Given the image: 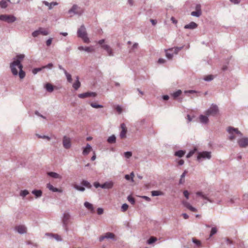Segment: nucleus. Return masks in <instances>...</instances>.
<instances>
[{
	"label": "nucleus",
	"mask_w": 248,
	"mask_h": 248,
	"mask_svg": "<svg viewBox=\"0 0 248 248\" xmlns=\"http://www.w3.org/2000/svg\"><path fill=\"white\" fill-rule=\"evenodd\" d=\"M124 178L127 180H131V182H134V179L133 177H131L128 174H126L124 176Z\"/></svg>",
	"instance_id": "0e129e2a"
},
{
	"label": "nucleus",
	"mask_w": 248,
	"mask_h": 248,
	"mask_svg": "<svg viewBox=\"0 0 248 248\" xmlns=\"http://www.w3.org/2000/svg\"><path fill=\"white\" fill-rule=\"evenodd\" d=\"M8 0V2H9L11 4H18L20 2V0Z\"/></svg>",
	"instance_id": "13d9d810"
},
{
	"label": "nucleus",
	"mask_w": 248,
	"mask_h": 248,
	"mask_svg": "<svg viewBox=\"0 0 248 248\" xmlns=\"http://www.w3.org/2000/svg\"><path fill=\"white\" fill-rule=\"evenodd\" d=\"M8 2L7 0H1L0 1V7L2 9H5L8 6L7 3Z\"/></svg>",
	"instance_id": "72a5a7b5"
},
{
	"label": "nucleus",
	"mask_w": 248,
	"mask_h": 248,
	"mask_svg": "<svg viewBox=\"0 0 248 248\" xmlns=\"http://www.w3.org/2000/svg\"><path fill=\"white\" fill-rule=\"evenodd\" d=\"M182 93V91L181 90H178L176 92H174L172 94V96L173 97L174 99H176L179 96L181 95Z\"/></svg>",
	"instance_id": "4c0bfd02"
},
{
	"label": "nucleus",
	"mask_w": 248,
	"mask_h": 248,
	"mask_svg": "<svg viewBox=\"0 0 248 248\" xmlns=\"http://www.w3.org/2000/svg\"><path fill=\"white\" fill-rule=\"evenodd\" d=\"M202 12L198 11H193L191 13V15L193 16H195L197 17H200L202 15Z\"/></svg>",
	"instance_id": "a19ab883"
},
{
	"label": "nucleus",
	"mask_w": 248,
	"mask_h": 248,
	"mask_svg": "<svg viewBox=\"0 0 248 248\" xmlns=\"http://www.w3.org/2000/svg\"><path fill=\"white\" fill-rule=\"evenodd\" d=\"M113 186V183L111 181L106 182L101 184V188L103 189H110Z\"/></svg>",
	"instance_id": "6ab92c4d"
},
{
	"label": "nucleus",
	"mask_w": 248,
	"mask_h": 248,
	"mask_svg": "<svg viewBox=\"0 0 248 248\" xmlns=\"http://www.w3.org/2000/svg\"><path fill=\"white\" fill-rule=\"evenodd\" d=\"M64 74L66 76V79L69 83H71L72 82V78L71 75L68 73L67 71H65Z\"/></svg>",
	"instance_id": "37998d69"
},
{
	"label": "nucleus",
	"mask_w": 248,
	"mask_h": 248,
	"mask_svg": "<svg viewBox=\"0 0 248 248\" xmlns=\"http://www.w3.org/2000/svg\"><path fill=\"white\" fill-rule=\"evenodd\" d=\"M214 78V76L212 75H209L204 77L203 79L207 82H209L212 81Z\"/></svg>",
	"instance_id": "f704fd0d"
},
{
	"label": "nucleus",
	"mask_w": 248,
	"mask_h": 248,
	"mask_svg": "<svg viewBox=\"0 0 248 248\" xmlns=\"http://www.w3.org/2000/svg\"><path fill=\"white\" fill-rule=\"evenodd\" d=\"M102 47L107 52L108 55L109 56H113L114 53L113 51L109 46L108 45H103Z\"/></svg>",
	"instance_id": "dca6fc26"
},
{
	"label": "nucleus",
	"mask_w": 248,
	"mask_h": 248,
	"mask_svg": "<svg viewBox=\"0 0 248 248\" xmlns=\"http://www.w3.org/2000/svg\"><path fill=\"white\" fill-rule=\"evenodd\" d=\"M187 172V171L185 170L183 172V173L181 174V175L180 176V180L179 182V184H183L185 183V177Z\"/></svg>",
	"instance_id": "7c9ffc66"
},
{
	"label": "nucleus",
	"mask_w": 248,
	"mask_h": 248,
	"mask_svg": "<svg viewBox=\"0 0 248 248\" xmlns=\"http://www.w3.org/2000/svg\"><path fill=\"white\" fill-rule=\"evenodd\" d=\"M162 194V192L159 191L154 190L152 191V196H159Z\"/></svg>",
	"instance_id": "8fccbe9b"
},
{
	"label": "nucleus",
	"mask_w": 248,
	"mask_h": 248,
	"mask_svg": "<svg viewBox=\"0 0 248 248\" xmlns=\"http://www.w3.org/2000/svg\"><path fill=\"white\" fill-rule=\"evenodd\" d=\"M93 51L94 49L92 46H87L85 47V51L88 53L93 52Z\"/></svg>",
	"instance_id": "6e6d98bb"
},
{
	"label": "nucleus",
	"mask_w": 248,
	"mask_h": 248,
	"mask_svg": "<svg viewBox=\"0 0 248 248\" xmlns=\"http://www.w3.org/2000/svg\"><path fill=\"white\" fill-rule=\"evenodd\" d=\"M46 234V235L53 237L57 241H60V242L62 241V239L61 238V236L59 235H58V234L47 233Z\"/></svg>",
	"instance_id": "cd10ccee"
},
{
	"label": "nucleus",
	"mask_w": 248,
	"mask_h": 248,
	"mask_svg": "<svg viewBox=\"0 0 248 248\" xmlns=\"http://www.w3.org/2000/svg\"><path fill=\"white\" fill-rule=\"evenodd\" d=\"M43 3L46 6H48L49 10H51L53 8V6L52 5H51V2L49 3L48 2H47L46 1H43Z\"/></svg>",
	"instance_id": "3c124183"
},
{
	"label": "nucleus",
	"mask_w": 248,
	"mask_h": 248,
	"mask_svg": "<svg viewBox=\"0 0 248 248\" xmlns=\"http://www.w3.org/2000/svg\"><path fill=\"white\" fill-rule=\"evenodd\" d=\"M212 157L211 152L209 151H203L199 152L197 156V160L201 162L203 160L210 159Z\"/></svg>",
	"instance_id": "0eeeda50"
},
{
	"label": "nucleus",
	"mask_w": 248,
	"mask_h": 248,
	"mask_svg": "<svg viewBox=\"0 0 248 248\" xmlns=\"http://www.w3.org/2000/svg\"><path fill=\"white\" fill-rule=\"evenodd\" d=\"M105 239H111L113 241L116 240L115 234L113 233L110 232H108L105 233L104 235L100 236L99 238V241L101 242Z\"/></svg>",
	"instance_id": "6e6552de"
},
{
	"label": "nucleus",
	"mask_w": 248,
	"mask_h": 248,
	"mask_svg": "<svg viewBox=\"0 0 248 248\" xmlns=\"http://www.w3.org/2000/svg\"><path fill=\"white\" fill-rule=\"evenodd\" d=\"M197 196H200L202 199L207 200L208 202L213 203V201L210 199L206 195L203 194V192L198 191L196 193Z\"/></svg>",
	"instance_id": "f3484780"
},
{
	"label": "nucleus",
	"mask_w": 248,
	"mask_h": 248,
	"mask_svg": "<svg viewBox=\"0 0 248 248\" xmlns=\"http://www.w3.org/2000/svg\"><path fill=\"white\" fill-rule=\"evenodd\" d=\"M29 194V191L25 189V190L20 191L19 195H20V196H21L23 198H24L25 197H26Z\"/></svg>",
	"instance_id": "58836bf2"
},
{
	"label": "nucleus",
	"mask_w": 248,
	"mask_h": 248,
	"mask_svg": "<svg viewBox=\"0 0 248 248\" xmlns=\"http://www.w3.org/2000/svg\"><path fill=\"white\" fill-rule=\"evenodd\" d=\"M62 145L65 149H69L71 147L72 143L71 139L66 136L62 138Z\"/></svg>",
	"instance_id": "9b49d317"
},
{
	"label": "nucleus",
	"mask_w": 248,
	"mask_h": 248,
	"mask_svg": "<svg viewBox=\"0 0 248 248\" xmlns=\"http://www.w3.org/2000/svg\"><path fill=\"white\" fill-rule=\"evenodd\" d=\"M70 214L69 212H65L63 213L62 219V227L65 231L67 232L68 231V224L70 219Z\"/></svg>",
	"instance_id": "423d86ee"
},
{
	"label": "nucleus",
	"mask_w": 248,
	"mask_h": 248,
	"mask_svg": "<svg viewBox=\"0 0 248 248\" xmlns=\"http://www.w3.org/2000/svg\"><path fill=\"white\" fill-rule=\"evenodd\" d=\"M237 142L240 148H245L248 145V138L242 136L237 140Z\"/></svg>",
	"instance_id": "1a4fd4ad"
},
{
	"label": "nucleus",
	"mask_w": 248,
	"mask_h": 248,
	"mask_svg": "<svg viewBox=\"0 0 248 248\" xmlns=\"http://www.w3.org/2000/svg\"><path fill=\"white\" fill-rule=\"evenodd\" d=\"M46 187L50 190V191H52L54 192H62V190L56 187H54L50 183H48L46 185Z\"/></svg>",
	"instance_id": "a211bd4d"
},
{
	"label": "nucleus",
	"mask_w": 248,
	"mask_h": 248,
	"mask_svg": "<svg viewBox=\"0 0 248 248\" xmlns=\"http://www.w3.org/2000/svg\"><path fill=\"white\" fill-rule=\"evenodd\" d=\"M128 207V205L126 203H124L121 207V211L123 212H125Z\"/></svg>",
	"instance_id": "603ef678"
},
{
	"label": "nucleus",
	"mask_w": 248,
	"mask_h": 248,
	"mask_svg": "<svg viewBox=\"0 0 248 248\" xmlns=\"http://www.w3.org/2000/svg\"><path fill=\"white\" fill-rule=\"evenodd\" d=\"M16 59L15 61H18L20 63H21V61L24 58L25 55L24 54H18L16 55Z\"/></svg>",
	"instance_id": "49530a36"
},
{
	"label": "nucleus",
	"mask_w": 248,
	"mask_h": 248,
	"mask_svg": "<svg viewBox=\"0 0 248 248\" xmlns=\"http://www.w3.org/2000/svg\"><path fill=\"white\" fill-rule=\"evenodd\" d=\"M172 48H173L172 52L173 53V54L176 55L178 54V52L183 48V46L180 47H174Z\"/></svg>",
	"instance_id": "c03bdc74"
},
{
	"label": "nucleus",
	"mask_w": 248,
	"mask_h": 248,
	"mask_svg": "<svg viewBox=\"0 0 248 248\" xmlns=\"http://www.w3.org/2000/svg\"><path fill=\"white\" fill-rule=\"evenodd\" d=\"M121 128L122 131L120 133V137L121 139H124L126 137V134L127 132V128L125 124L124 123L121 124Z\"/></svg>",
	"instance_id": "ddd939ff"
},
{
	"label": "nucleus",
	"mask_w": 248,
	"mask_h": 248,
	"mask_svg": "<svg viewBox=\"0 0 248 248\" xmlns=\"http://www.w3.org/2000/svg\"><path fill=\"white\" fill-rule=\"evenodd\" d=\"M127 200L132 204L134 205L135 203V200L131 195H129L127 198Z\"/></svg>",
	"instance_id": "09e8293b"
},
{
	"label": "nucleus",
	"mask_w": 248,
	"mask_h": 248,
	"mask_svg": "<svg viewBox=\"0 0 248 248\" xmlns=\"http://www.w3.org/2000/svg\"><path fill=\"white\" fill-rule=\"evenodd\" d=\"M195 9L196 11L202 12L201 5L200 4H197L195 6Z\"/></svg>",
	"instance_id": "338daca9"
},
{
	"label": "nucleus",
	"mask_w": 248,
	"mask_h": 248,
	"mask_svg": "<svg viewBox=\"0 0 248 248\" xmlns=\"http://www.w3.org/2000/svg\"><path fill=\"white\" fill-rule=\"evenodd\" d=\"M132 153L130 151H127L124 153V156L126 158H129L132 156Z\"/></svg>",
	"instance_id": "864d4df0"
},
{
	"label": "nucleus",
	"mask_w": 248,
	"mask_h": 248,
	"mask_svg": "<svg viewBox=\"0 0 248 248\" xmlns=\"http://www.w3.org/2000/svg\"><path fill=\"white\" fill-rule=\"evenodd\" d=\"M47 175L49 176L50 177H51L55 179H61L62 177L61 175H60L59 174L55 172H48L47 173Z\"/></svg>",
	"instance_id": "a878e982"
},
{
	"label": "nucleus",
	"mask_w": 248,
	"mask_h": 248,
	"mask_svg": "<svg viewBox=\"0 0 248 248\" xmlns=\"http://www.w3.org/2000/svg\"><path fill=\"white\" fill-rule=\"evenodd\" d=\"M116 137L114 135H112L109 137L107 139V141L110 144L114 143L116 142Z\"/></svg>",
	"instance_id": "473e14b6"
},
{
	"label": "nucleus",
	"mask_w": 248,
	"mask_h": 248,
	"mask_svg": "<svg viewBox=\"0 0 248 248\" xmlns=\"http://www.w3.org/2000/svg\"><path fill=\"white\" fill-rule=\"evenodd\" d=\"M84 206L89 210H90L92 213H93L94 212V209L92 204L91 203L85 202L84 203Z\"/></svg>",
	"instance_id": "393cba45"
},
{
	"label": "nucleus",
	"mask_w": 248,
	"mask_h": 248,
	"mask_svg": "<svg viewBox=\"0 0 248 248\" xmlns=\"http://www.w3.org/2000/svg\"><path fill=\"white\" fill-rule=\"evenodd\" d=\"M196 149H194V150H191L189 152V153L186 155V158H190L191 156H192L195 153V151H196Z\"/></svg>",
	"instance_id": "5fc2aeb1"
},
{
	"label": "nucleus",
	"mask_w": 248,
	"mask_h": 248,
	"mask_svg": "<svg viewBox=\"0 0 248 248\" xmlns=\"http://www.w3.org/2000/svg\"><path fill=\"white\" fill-rule=\"evenodd\" d=\"M53 66V63H49L48 64H47V65H45V66H43V69H45V68H49V69H51V68H52Z\"/></svg>",
	"instance_id": "052dcab7"
},
{
	"label": "nucleus",
	"mask_w": 248,
	"mask_h": 248,
	"mask_svg": "<svg viewBox=\"0 0 248 248\" xmlns=\"http://www.w3.org/2000/svg\"><path fill=\"white\" fill-rule=\"evenodd\" d=\"M173 50V48H170L167 49L165 50V52L166 53V56L169 60H171L173 57V53L172 51Z\"/></svg>",
	"instance_id": "2eb2a0df"
},
{
	"label": "nucleus",
	"mask_w": 248,
	"mask_h": 248,
	"mask_svg": "<svg viewBox=\"0 0 248 248\" xmlns=\"http://www.w3.org/2000/svg\"><path fill=\"white\" fill-rule=\"evenodd\" d=\"M226 131L228 133V139L232 142L237 140L243 136L238 128L231 126L227 128Z\"/></svg>",
	"instance_id": "f03ea898"
},
{
	"label": "nucleus",
	"mask_w": 248,
	"mask_h": 248,
	"mask_svg": "<svg viewBox=\"0 0 248 248\" xmlns=\"http://www.w3.org/2000/svg\"><path fill=\"white\" fill-rule=\"evenodd\" d=\"M37 136L39 138L46 139L48 140L51 139V138L48 136H46V135L41 136V135H37Z\"/></svg>",
	"instance_id": "e2e57ef3"
},
{
	"label": "nucleus",
	"mask_w": 248,
	"mask_h": 248,
	"mask_svg": "<svg viewBox=\"0 0 248 248\" xmlns=\"http://www.w3.org/2000/svg\"><path fill=\"white\" fill-rule=\"evenodd\" d=\"M80 82L79 80V77H76V80L75 83L73 84V87L75 90H77L80 87Z\"/></svg>",
	"instance_id": "bb28decb"
},
{
	"label": "nucleus",
	"mask_w": 248,
	"mask_h": 248,
	"mask_svg": "<svg viewBox=\"0 0 248 248\" xmlns=\"http://www.w3.org/2000/svg\"><path fill=\"white\" fill-rule=\"evenodd\" d=\"M183 204L186 207L187 209H188L189 210H190V211H191L192 212H196L197 211V209L196 208L191 206L189 203H188V202H187L186 201H183Z\"/></svg>",
	"instance_id": "5701e85b"
},
{
	"label": "nucleus",
	"mask_w": 248,
	"mask_h": 248,
	"mask_svg": "<svg viewBox=\"0 0 248 248\" xmlns=\"http://www.w3.org/2000/svg\"><path fill=\"white\" fill-rule=\"evenodd\" d=\"M198 26L197 23L194 22H191L189 24L186 25L184 28L186 29L193 30L196 29Z\"/></svg>",
	"instance_id": "412c9836"
},
{
	"label": "nucleus",
	"mask_w": 248,
	"mask_h": 248,
	"mask_svg": "<svg viewBox=\"0 0 248 248\" xmlns=\"http://www.w3.org/2000/svg\"><path fill=\"white\" fill-rule=\"evenodd\" d=\"M10 68L12 74L14 76H18L20 79H23L26 76L25 72L23 70V65L18 61H14L10 63Z\"/></svg>",
	"instance_id": "f257e3e1"
},
{
	"label": "nucleus",
	"mask_w": 248,
	"mask_h": 248,
	"mask_svg": "<svg viewBox=\"0 0 248 248\" xmlns=\"http://www.w3.org/2000/svg\"><path fill=\"white\" fill-rule=\"evenodd\" d=\"M183 204L186 207L187 209H188L189 210H190V211H191L192 212H196L197 211V209L196 208L191 206L189 203H188V202H187L186 201H183Z\"/></svg>",
	"instance_id": "b1692460"
},
{
	"label": "nucleus",
	"mask_w": 248,
	"mask_h": 248,
	"mask_svg": "<svg viewBox=\"0 0 248 248\" xmlns=\"http://www.w3.org/2000/svg\"><path fill=\"white\" fill-rule=\"evenodd\" d=\"M45 89L48 92L51 93L54 90V87L51 84L48 83L46 84Z\"/></svg>",
	"instance_id": "2f4dec72"
},
{
	"label": "nucleus",
	"mask_w": 248,
	"mask_h": 248,
	"mask_svg": "<svg viewBox=\"0 0 248 248\" xmlns=\"http://www.w3.org/2000/svg\"><path fill=\"white\" fill-rule=\"evenodd\" d=\"M14 231L20 234H24L27 232V228L24 225H19L14 228Z\"/></svg>",
	"instance_id": "9d476101"
},
{
	"label": "nucleus",
	"mask_w": 248,
	"mask_h": 248,
	"mask_svg": "<svg viewBox=\"0 0 248 248\" xmlns=\"http://www.w3.org/2000/svg\"><path fill=\"white\" fill-rule=\"evenodd\" d=\"M77 35L78 37L81 38L84 43H89L90 42L89 38L87 36L86 28L84 25H82L77 31Z\"/></svg>",
	"instance_id": "7ed1b4c3"
},
{
	"label": "nucleus",
	"mask_w": 248,
	"mask_h": 248,
	"mask_svg": "<svg viewBox=\"0 0 248 248\" xmlns=\"http://www.w3.org/2000/svg\"><path fill=\"white\" fill-rule=\"evenodd\" d=\"M90 105L92 107L95 108H102L103 107V105L97 104L96 103L93 102H90Z\"/></svg>",
	"instance_id": "ea45409f"
},
{
	"label": "nucleus",
	"mask_w": 248,
	"mask_h": 248,
	"mask_svg": "<svg viewBox=\"0 0 248 248\" xmlns=\"http://www.w3.org/2000/svg\"><path fill=\"white\" fill-rule=\"evenodd\" d=\"M91 146L89 143H87L86 146L83 148L82 154L84 155H86L89 154V153L91 152Z\"/></svg>",
	"instance_id": "aec40b11"
},
{
	"label": "nucleus",
	"mask_w": 248,
	"mask_h": 248,
	"mask_svg": "<svg viewBox=\"0 0 248 248\" xmlns=\"http://www.w3.org/2000/svg\"><path fill=\"white\" fill-rule=\"evenodd\" d=\"M52 40H53V38H48L46 41V45L47 46H50V45L52 43Z\"/></svg>",
	"instance_id": "680f3d73"
},
{
	"label": "nucleus",
	"mask_w": 248,
	"mask_h": 248,
	"mask_svg": "<svg viewBox=\"0 0 248 248\" xmlns=\"http://www.w3.org/2000/svg\"><path fill=\"white\" fill-rule=\"evenodd\" d=\"M186 154L185 150H180L174 153V155L179 157H183Z\"/></svg>",
	"instance_id": "c756f323"
},
{
	"label": "nucleus",
	"mask_w": 248,
	"mask_h": 248,
	"mask_svg": "<svg viewBox=\"0 0 248 248\" xmlns=\"http://www.w3.org/2000/svg\"><path fill=\"white\" fill-rule=\"evenodd\" d=\"M75 188L77 190H79V191H82V192L84 191L85 190V188H84V187H83V186H78V185H76V186H75Z\"/></svg>",
	"instance_id": "4d7b16f0"
},
{
	"label": "nucleus",
	"mask_w": 248,
	"mask_h": 248,
	"mask_svg": "<svg viewBox=\"0 0 248 248\" xmlns=\"http://www.w3.org/2000/svg\"><path fill=\"white\" fill-rule=\"evenodd\" d=\"M219 112L217 106L215 104H212L210 107L205 111V115L209 116H215Z\"/></svg>",
	"instance_id": "39448f33"
},
{
	"label": "nucleus",
	"mask_w": 248,
	"mask_h": 248,
	"mask_svg": "<svg viewBox=\"0 0 248 248\" xmlns=\"http://www.w3.org/2000/svg\"><path fill=\"white\" fill-rule=\"evenodd\" d=\"M156 240L157 239L156 237L152 236L147 240V243L149 245H151L156 241Z\"/></svg>",
	"instance_id": "79ce46f5"
},
{
	"label": "nucleus",
	"mask_w": 248,
	"mask_h": 248,
	"mask_svg": "<svg viewBox=\"0 0 248 248\" xmlns=\"http://www.w3.org/2000/svg\"><path fill=\"white\" fill-rule=\"evenodd\" d=\"M192 241L197 247H202V243L200 240H197L194 238H193L192 239Z\"/></svg>",
	"instance_id": "e433bc0d"
},
{
	"label": "nucleus",
	"mask_w": 248,
	"mask_h": 248,
	"mask_svg": "<svg viewBox=\"0 0 248 248\" xmlns=\"http://www.w3.org/2000/svg\"><path fill=\"white\" fill-rule=\"evenodd\" d=\"M7 15H0V20L6 21Z\"/></svg>",
	"instance_id": "69168bd1"
},
{
	"label": "nucleus",
	"mask_w": 248,
	"mask_h": 248,
	"mask_svg": "<svg viewBox=\"0 0 248 248\" xmlns=\"http://www.w3.org/2000/svg\"><path fill=\"white\" fill-rule=\"evenodd\" d=\"M217 228L216 227H213L211 229L210 233V237H211L213 235L215 234L217 232Z\"/></svg>",
	"instance_id": "de8ad7c7"
},
{
	"label": "nucleus",
	"mask_w": 248,
	"mask_h": 248,
	"mask_svg": "<svg viewBox=\"0 0 248 248\" xmlns=\"http://www.w3.org/2000/svg\"><path fill=\"white\" fill-rule=\"evenodd\" d=\"M17 20L16 16L12 15H7L6 22L8 23H12L15 22Z\"/></svg>",
	"instance_id": "4be33fe9"
},
{
	"label": "nucleus",
	"mask_w": 248,
	"mask_h": 248,
	"mask_svg": "<svg viewBox=\"0 0 248 248\" xmlns=\"http://www.w3.org/2000/svg\"><path fill=\"white\" fill-rule=\"evenodd\" d=\"M208 116L201 114L199 116V121L202 124H206L209 122Z\"/></svg>",
	"instance_id": "4468645a"
},
{
	"label": "nucleus",
	"mask_w": 248,
	"mask_h": 248,
	"mask_svg": "<svg viewBox=\"0 0 248 248\" xmlns=\"http://www.w3.org/2000/svg\"><path fill=\"white\" fill-rule=\"evenodd\" d=\"M81 183L82 185V186H85L86 187H87L88 188H90L92 187V185H91L90 182H89L88 181H87L86 180H83L81 181Z\"/></svg>",
	"instance_id": "c9c22d12"
},
{
	"label": "nucleus",
	"mask_w": 248,
	"mask_h": 248,
	"mask_svg": "<svg viewBox=\"0 0 248 248\" xmlns=\"http://www.w3.org/2000/svg\"><path fill=\"white\" fill-rule=\"evenodd\" d=\"M116 110L119 112V113H121L122 112V108L119 105H117L115 108Z\"/></svg>",
	"instance_id": "774afa93"
},
{
	"label": "nucleus",
	"mask_w": 248,
	"mask_h": 248,
	"mask_svg": "<svg viewBox=\"0 0 248 248\" xmlns=\"http://www.w3.org/2000/svg\"><path fill=\"white\" fill-rule=\"evenodd\" d=\"M39 35H40V33H39V32L38 30L34 31L32 33V36L33 37H36L38 36Z\"/></svg>",
	"instance_id": "bf43d9fd"
},
{
	"label": "nucleus",
	"mask_w": 248,
	"mask_h": 248,
	"mask_svg": "<svg viewBox=\"0 0 248 248\" xmlns=\"http://www.w3.org/2000/svg\"><path fill=\"white\" fill-rule=\"evenodd\" d=\"M97 95V94L95 92H86L82 93H80L78 95V96L80 98H84L86 97H95Z\"/></svg>",
	"instance_id": "f8f14e48"
},
{
	"label": "nucleus",
	"mask_w": 248,
	"mask_h": 248,
	"mask_svg": "<svg viewBox=\"0 0 248 248\" xmlns=\"http://www.w3.org/2000/svg\"><path fill=\"white\" fill-rule=\"evenodd\" d=\"M43 69V66L41 67L35 68L32 69V73L33 75H36L38 72L41 71Z\"/></svg>",
	"instance_id": "a18cd8bd"
},
{
	"label": "nucleus",
	"mask_w": 248,
	"mask_h": 248,
	"mask_svg": "<svg viewBox=\"0 0 248 248\" xmlns=\"http://www.w3.org/2000/svg\"><path fill=\"white\" fill-rule=\"evenodd\" d=\"M84 12V9L77 4H74L71 9H70L68 13L73 14V15L81 16Z\"/></svg>",
	"instance_id": "20e7f679"
},
{
	"label": "nucleus",
	"mask_w": 248,
	"mask_h": 248,
	"mask_svg": "<svg viewBox=\"0 0 248 248\" xmlns=\"http://www.w3.org/2000/svg\"><path fill=\"white\" fill-rule=\"evenodd\" d=\"M31 193L35 196L36 198H38L42 196V191L41 190L34 189L32 191Z\"/></svg>",
	"instance_id": "c85d7f7f"
}]
</instances>
